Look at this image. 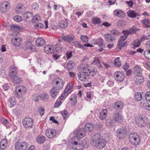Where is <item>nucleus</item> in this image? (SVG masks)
<instances>
[{
	"label": "nucleus",
	"instance_id": "obj_1",
	"mask_svg": "<svg viewBox=\"0 0 150 150\" xmlns=\"http://www.w3.org/2000/svg\"><path fill=\"white\" fill-rule=\"evenodd\" d=\"M80 68L81 71L78 73V75L79 79L81 81L86 80L89 76H95L97 72L96 68L86 64L80 65Z\"/></svg>",
	"mask_w": 150,
	"mask_h": 150
},
{
	"label": "nucleus",
	"instance_id": "obj_2",
	"mask_svg": "<svg viewBox=\"0 0 150 150\" xmlns=\"http://www.w3.org/2000/svg\"><path fill=\"white\" fill-rule=\"evenodd\" d=\"M91 142L92 145L97 148L100 149L103 148V139L99 133L96 134L92 137Z\"/></svg>",
	"mask_w": 150,
	"mask_h": 150
},
{
	"label": "nucleus",
	"instance_id": "obj_3",
	"mask_svg": "<svg viewBox=\"0 0 150 150\" xmlns=\"http://www.w3.org/2000/svg\"><path fill=\"white\" fill-rule=\"evenodd\" d=\"M129 140L132 145L135 146L139 145L141 143L139 135L135 133H131L129 134Z\"/></svg>",
	"mask_w": 150,
	"mask_h": 150
},
{
	"label": "nucleus",
	"instance_id": "obj_4",
	"mask_svg": "<svg viewBox=\"0 0 150 150\" xmlns=\"http://www.w3.org/2000/svg\"><path fill=\"white\" fill-rule=\"evenodd\" d=\"M137 125L139 127H143L146 125L148 122V119L145 115H139L135 119Z\"/></svg>",
	"mask_w": 150,
	"mask_h": 150
},
{
	"label": "nucleus",
	"instance_id": "obj_5",
	"mask_svg": "<svg viewBox=\"0 0 150 150\" xmlns=\"http://www.w3.org/2000/svg\"><path fill=\"white\" fill-rule=\"evenodd\" d=\"M116 135L119 139H123L126 137V130L123 127L118 128L116 131Z\"/></svg>",
	"mask_w": 150,
	"mask_h": 150
},
{
	"label": "nucleus",
	"instance_id": "obj_6",
	"mask_svg": "<svg viewBox=\"0 0 150 150\" xmlns=\"http://www.w3.org/2000/svg\"><path fill=\"white\" fill-rule=\"evenodd\" d=\"M22 123L25 128H30L32 129L33 128V120L31 117H26L23 120Z\"/></svg>",
	"mask_w": 150,
	"mask_h": 150
},
{
	"label": "nucleus",
	"instance_id": "obj_7",
	"mask_svg": "<svg viewBox=\"0 0 150 150\" xmlns=\"http://www.w3.org/2000/svg\"><path fill=\"white\" fill-rule=\"evenodd\" d=\"M15 149L17 150H25L28 148V144L25 142L20 143L17 142L15 144Z\"/></svg>",
	"mask_w": 150,
	"mask_h": 150
},
{
	"label": "nucleus",
	"instance_id": "obj_8",
	"mask_svg": "<svg viewBox=\"0 0 150 150\" xmlns=\"http://www.w3.org/2000/svg\"><path fill=\"white\" fill-rule=\"evenodd\" d=\"M26 89L25 87L23 86H19L16 89L14 93V94L17 98H19L22 93H24L26 92Z\"/></svg>",
	"mask_w": 150,
	"mask_h": 150
},
{
	"label": "nucleus",
	"instance_id": "obj_9",
	"mask_svg": "<svg viewBox=\"0 0 150 150\" xmlns=\"http://www.w3.org/2000/svg\"><path fill=\"white\" fill-rule=\"evenodd\" d=\"M113 118L114 121L118 123H121L124 120L123 116L119 112H115L113 114Z\"/></svg>",
	"mask_w": 150,
	"mask_h": 150
},
{
	"label": "nucleus",
	"instance_id": "obj_10",
	"mask_svg": "<svg viewBox=\"0 0 150 150\" xmlns=\"http://www.w3.org/2000/svg\"><path fill=\"white\" fill-rule=\"evenodd\" d=\"M55 86L54 87L60 90L63 88L64 85V82L63 80L60 78H57L54 80Z\"/></svg>",
	"mask_w": 150,
	"mask_h": 150
},
{
	"label": "nucleus",
	"instance_id": "obj_11",
	"mask_svg": "<svg viewBox=\"0 0 150 150\" xmlns=\"http://www.w3.org/2000/svg\"><path fill=\"white\" fill-rule=\"evenodd\" d=\"M74 132L76 135L75 137L77 139L82 138L84 137L86 132L83 128L76 129Z\"/></svg>",
	"mask_w": 150,
	"mask_h": 150
},
{
	"label": "nucleus",
	"instance_id": "obj_12",
	"mask_svg": "<svg viewBox=\"0 0 150 150\" xmlns=\"http://www.w3.org/2000/svg\"><path fill=\"white\" fill-rule=\"evenodd\" d=\"M57 132L56 130L52 128H50L46 131V136L49 138L52 139L56 137Z\"/></svg>",
	"mask_w": 150,
	"mask_h": 150
},
{
	"label": "nucleus",
	"instance_id": "obj_13",
	"mask_svg": "<svg viewBox=\"0 0 150 150\" xmlns=\"http://www.w3.org/2000/svg\"><path fill=\"white\" fill-rule=\"evenodd\" d=\"M61 39L63 41L70 43H74V37L73 35L69 34L67 35H62Z\"/></svg>",
	"mask_w": 150,
	"mask_h": 150
},
{
	"label": "nucleus",
	"instance_id": "obj_14",
	"mask_svg": "<svg viewBox=\"0 0 150 150\" xmlns=\"http://www.w3.org/2000/svg\"><path fill=\"white\" fill-rule=\"evenodd\" d=\"M114 76L115 80L121 82L124 79V73L122 72H115Z\"/></svg>",
	"mask_w": 150,
	"mask_h": 150
},
{
	"label": "nucleus",
	"instance_id": "obj_15",
	"mask_svg": "<svg viewBox=\"0 0 150 150\" xmlns=\"http://www.w3.org/2000/svg\"><path fill=\"white\" fill-rule=\"evenodd\" d=\"M17 68L14 66H11L10 67V71L8 73V76L11 79L17 75Z\"/></svg>",
	"mask_w": 150,
	"mask_h": 150
},
{
	"label": "nucleus",
	"instance_id": "obj_16",
	"mask_svg": "<svg viewBox=\"0 0 150 150\" xmlns=\"http://www.w3.org/2000/svg\"><path fill=\"white\" fill-rule=\"evenodd\" d=\"M123 103L121 101L117 100L115 102L113 107L115 110H120L123 108Z\"/></svg>",
	"mask_w": 150,
	"mask_h": 150
},
{
	"label": "nucleus",
	"instance_id": "obj_17",
	"mask_svg": "<svg viewBox=\"0 0 150 150\" xmlns=\"http://www.w3.org/2000/svg\"><path fill=\"white\" fill-rule=\"evenodd\" d=\"M10 26L11 29L13 31V35L16 36L19 33L20 28L18 26L13 24L12 25H11Z\"/></svg>",
	"mask_w": 150,
	"mask_h": 150
},
{
	"label": "nucleus",
	"instance_id": "obj_18",
	"mask_svg": "<svg viewBox=\"0 0 150 150\" xmlns=\"http://www.w3.org/2000/svg\"><path fill=\"white\" fill-rule=\"evenodd\" d=\"M141 75H137L135 76L134 78L135 83L138 85H140L143 83L144 81V78L141 76Z\"/></svg>",
	"mask_w": 150,
	"mask_h": 150
},
{
	"label": "nucleus",
	"instance_id": "obj_19",
	"mask_svg": "<svg viewBox=\"0 0 150 150\" xmlns=\"http://www.w3.org/2000/svg\"><path fill=\"white\" fill-rule=\"evenodd\" d=\"M83 129L85 132H90L93 130V126L92 123L89 122L86 123L85 125V128Z\"/></svg>",
	"mask_w": 150,
	"mask_h": 150
},
{
	"label": "nucleus",
	"instance_id": "obj_20",
	"mask_svg": "<svg viewBox=\"0 0 150 150\" xmlns=\"http://www.w3.org/2000/svg\"><path fill=\"white\" fill-rule=\"evenodd\" d=\"M44 50L46 53L50 54L54 50V47L51 45H47L44 47Z\"/></svg>",
	"mask_w": 150,
	"mask_h": 150
},
{
	"label": "nucleus",
	"instance_id": "obj_21",
	"mask_svg": "<svg viewBox=\"0 0 150 150\" xmlns=\"http://www.w3.org/2000/svg\"><path fill=\"white\" fill-rule=\"evenodd\" d=\"M25 47L26 50H29L31 52L34 51L35 49V46L30 42H27L25 43Z\"/></svg>",
	"mask_w": 150,
	"mask_h": 150
},
{
	"label": "nucleus",
	"instance_id": "obj_22",
	"mask_svg": "<svg viewBox=\"0 0 150 150\" xmlns=\"http://www.w3.org/2000/svg\"><path fill=\"white\" fill-rule=\"evenodd\" d=\"M59 90L53 87L50 91L51 96L54 98H56L57 94L59 93Z\"/></svg>",
	"mask_w": 150,
	"mask_h": 150
},
{
	"label": "nucleus",
	"instance_id": "obj_23",
	"mask_svg": "<svg viewBox=\"0 0 150 150\" xmlns=\"http://www.w3.org/2000/svg\"><path fill=\"white\" fill-rule=\"evenodd\" d=\"M67 21L68 20L67 19L64 18L63 20L59 21V26L62 28H66L68 25Z\"/></svg>",
	"mask_w": 150,
	"mask_h": 150
},
{
	"label": "nucleus",
	"instance_id": "obj_24",
	"mask_svg": "<svg viewBox=\"0 0 150 150\" xmlns=\"http://www.w3.org/2000/svg\"><path fill=\"white\" fill-rule=\"evenodd\" d=\"M114 13L116 16L120 18H123L125 16V13L120 10H115L114 11Z\"/></svg>",
	"mask_w": 150,
	"mask_h": 150
},
{
	"label": "nucleus",
	"instance_id": "obj_25",
	"mask_svg": "<svg viewBox=\"0 0 150 150\" xmlns=\"http://www.w3.org/2000/svg\"><path fill=\"white\" fill-rule=\"evenodd\" d=\"M11 79L14 84H20L22 82L21 78L17 75L11 78Z\"/></svg>",
	"mask_w": 150,
	"mask_h": 150
},
{
	"label": "nucleus",
	"instance_id": "obj_26",
	"mask_svg": "<svg viewBox=\"0 0 150 150\" xmlns=\"http://www.w3.org/2000/svg\"><path fill=\"white\" fill-rule=\"evenodd\" d=\"M21 41V38L18 37L14 39L12 38L11 42L15 46H18L20 45Z\"/></svg>",
	"mask_w": 150,
	"mask_h": 150
},
{
	"label": "nucleus",
	"instance_id": "obj_27",
	"mask_svg": "<svg viewBox=\"0 0 150 150\" xmlns=\"http://www.w3.org/2000/svg\"><path fill=\"white\" fill-rule=\"evenodd\" d=\"M8 103L10 108L13 107L16 104V99L14 97H12L8 100Z\"/></svg>",
	"mask_w": 150,
	"mask_h": 150
},
{
	"label": "nucleus",
	"instance_id": "obj_28",
	"mask_svg": "<svg viewBox=\"0 0 150 150\" xmlns=\"http://www.w3.org/2000/svg\"><path fill=\"white\" fill-rule=\"evenodd\" d=\"M33 14L32 13L29 12H25L23 14V18L25 20L29 21L30 19H32Z\"/></svg>",
	"mask_w": 150,
	"mask_h": 150
},
{
	"label": "nucleus",
	"instance_id": "obj_29",
	"mask_svg": "<svg viewBox=\"0 0 150 150\" xmlns=\"http://www.w3.org/2000/svg\"><path fill=\"white\" fill-rule=\"evenodd\" d=\"M45 43L44 40L42 38H38L35 41L36 45L38 46H42L45 44Z\"/></svg>",
	"mask_w": 150,
	"mask_h": 150
},
{
	"label": "nucleus",
	"instance_id": "obj_30",
	"mask_svg": "<svg viewBox=\"0 0 150 150\" xmlns=\"http://www.w3.org/2000/svg\"><path fill=\"white\" fill-rule=\"evenodd\" d=\"M105 40L110 43V41H112L115 40V38L114 36L112 35L111 34L109 33L106 34L105 35Z\"/></svg>",
	"mask_w": 150,
	"mask_h": 150
},
{
	"label": "nucleus",
	"instance_id": "obj_31",
	"mask_svg": "<svg viewBox=\"0 0 150 150\" xmlns=\"http://www.w3.org/2000/svg\"><path fill=\"white\" fill-rule=\"evenodd\" d=\"M36 142L39 144L44 143L45 140V137L43 135H39L36 138Z\"/></svg>",
	"mask_w": 150,
	"mask_h": 150
},
{
	"label": "nucleus",
	"instance_id": "obj_32",
	"mask_svg": "<svg viewBox=\"0 0 150 150\" xmlns=\"http://www.w3.org/2000/svg\"><path fill=\"white\" fill-rule=\"evenodd\" d=\"M92 42L94 44H98L99 46H102L103 45V40L101 38H99L98 39H94L92 40Z\"/></svg>",
	"mask_w": 150,
	"mask_h": 150
},
{
	"label": "nucleus",
	"instance_id": "obj_33",
	"mask_svg": "<svg viewBox=\"0 0 150 150\" xmlns=\"http://www.w3.org/2000/svg\"><path fill=\"white\" fill-rule=\"evenodd\" d=\"M142 70L141 68L138 66H136L134 68V73L135 74H137L139 75H142Z\"/></svg>",
	"mask_w": 150,
	"mask_h": 150
},
{
	"label": "nucleus",
	"instance_id": "obj_34",
	"mask_svg": "<svg viewBox=\"0 0 150 150\" xmlns=\"http://www.w3.org/2000/svg\"><path fill=\"white\" fill-rule=\"evenodd\" d=\"M75 65V63L74 62L70 61L68 62L67 65V69L69 71L71 70L74 68Z\"/></svg>",
	"mask_w": 150,
	"mask_h": 150
},
{
	"label": "nucleus",
	"instance_id": "obj_35",
	"mask_svg": "<svg viewBox=\"0 0 150 150\" xmlns=\"http://www.w3.org/2000/svg\"><path fill=\"white\" fill-rule=\"evenodd\" d=\"M127 14L129 17L132 18H135L136 16L139 15L138 13H135L134 11L131 10L127 12Z\"/></svg>",
	"mask_w": 150,
	"mask_h": 150
},
{
	"label": "nucleus",
	"instance_id": "obj_36",
	"mask_svg": "<svg viewBox=\"0 0 150 150\" xmlns=\"http://www.w3.org/2000/svg\"><path fill=\"white\" fill-rule=\"evenodd\" d=\"M70 100L71 101V104L73 105H75L77 103V96L75 94H72Z\"/></svg>",
	"mask_w": 150,
	"mask_h": 150
},
{
	"label": "nucleus",
	"instance_id": "obj_37",
	"mask_svg": "<svg viewBox=\"0 0 150 150\" xmlns=\"http://www.w3.org/2000/svg\"><path fill=\"white\" fill-rule=\"evenodd\" d=\"M134 98L135 100L137 101H140L142 98L141 93L139 92L136 93L134 95Z\"/></svg>",
	"mask_w": 150,
	"mask_h": 150
},
{
	"label": "nucleus",
	"instance_id": "obj_38",
	"mask_svg": "<svg viewBox=\"0 0 150 150\" xmlns=\"http://www.w3.org/2000/svg\"><path fill=\"white\" fill-rule=\"evenodd\" d=\"M123 32L125 33L127 35H128L129 34H132L133 33H135L138 30L137 29H134V28H132L129 29V30H123Z\"/></svg>",
	"mask_w": 150,
	"mask_h": 150
},
{
	"label": "nucleus",
	"instance_id": "obj_39",
	"mask_svg": "<svg viewBox=\"0 0 150 150\" xmlns=\"http://www.w3.org/2000/svg\"><path fill=\"white\" fill-rule=\"evenodd\" d=\"M72 88L73 86L69 84L67 86L64 91V93H66V95H68L71 92Z\"/></svg>",
	"mask_w": 150,
	"mask_h": 150
},
{
	"label": "nucleus",
	"instance_id": "obj_40",
	"mask_svg": "<svg viewBox=\"0 0 150 150\" xmlns=\"http://www.w3.org/2000/svg\"><path fill=\"white\" fill-rule=\"evenodd\" d=\"M92 63L94 64H98V67L99 69L102 68V66L100 64L99 58L96 57H95Z\"/></svg>",
	"mask_w": 150,
	"mask_h": 150
},
{
	"label": "nucleus",
	"instance_id": "obj_41",
	"mask_svg": "<svg viewBox=\"0 0 150 150\" xmlns=\"http://www.w3.org/2000/svg\"><path fill=\"white\" fill-rule=\"evenodd\" d=\"M120 58L118 57L115 58L114 62V64L115 66L119 67L121 65V61L120 60Z\"/></svg>",
	"mask_w": 150,
	"mask_h": 150
},
{
	"label": "nucleus",
	"instance_id": "obj_42",
	"mask_svg": "<svg viewBox=\"0 0 150 150\" xmlns=\"http://www.w3.org/2000/svg\"><path fill=\"white\" fill-rule=\"evenodd\" d=\"M143 24V26L146 28H148L150 27V25L148 24L149 23V20L147 19H144L142 21Z\"/></svg>",
	"mask_w": 150,
	"mask_h": 150
},
{
	"label": "nucleus",
	"instance_id": "obj_43",
	"mask_svg": "<svg viewBox=\"0 0 150 150\" xmlns=\"http://www.w3.org/2000/svg\"><path fill=\"white\" fill-rule=\"evenodd\" d=\"M41 17L40 16L37 14L32 18V22L33 23H36L39 21Z\"/></svg>",
	"mask_w": 150,
	"mask_h": 150
},
{
	"label": "nucleus",
	"instance_id": "obj_44",
	"mask_svg": "<svg viewBox=\"0 0 150 150\" xmlns=\"http://www.w3.org/2000/svg\"><path fill=\"white\" fill-rule=\"evenodd\" d=\"M55 48L57 52H60L62 51V47L61 44L57 43L55 45Z\"/></svg>",
	"mask_w": 150,
	"mask_h": 150
},
{
	"label": "nucleus",
	"instance_id": "obj_45",
	"mask_svg": "<svg viewBox=\"0 0 150 150\" xmlns=\"http://www.w3.org/2000/svg\"><path fill=\"white\" fill-rule=\"evenodd\" d=\"M101 23V21L100 18H93L92 23L94 24H99Z\"/></svg>",
	"mask_w": 150,
	"mask_h": 150
},
{
	"label": "nucleus",
	"instance_id": "obj_46",
	"mask_svg": "<svg viewBox=\"0 0 150 150\" xmlns=\"http://www.w3.org/2000/svg\"><path fill=\"white\" fill-rule=\"evenodd\" d=\"M110 33L114 37L115 36H118L121 34L120 33V32L118 30L115 29H113L111 31Z\"/></svg>",
	"mask_w": 150,
	"mask_h": 150
},
{
	"label": "nucleus",
	"instance_id": "obj_47",
	"mask_svg": "<svg viewBox=\"0 0 150 150\" xmlns=\"http://www.w3.org/2000/svg\"><path fill=\"white\" fill-rule=\"evenodd\" d=\"M141 42L140 40L137 39L134 41L133 45L134 47H138L140 46Z\"/></svg>",
	"mask_w": 150,
	"mask_h": 150
},
{
	"label": "nucleus",
	"instance_id": "obj_48",
	"mask_svg": "<svg viewBox=\"0 0 150 150\" xmlns=\"http://www.w3.org/2000/svg\"><path fill=\"white\" fill-rule=\"evenodd\" d=\"M144 55L146 59L150 60V50L145 51L144 53Z\"/></svg>",
	"mask_w": 150,
	"mask_h": 150
},
{
	"label": "nucleus",
	"instance_id": "obj_49",
	"mask_svg": "<svg viewBox=\"0 0 150 150\" xmlns=\"http://www.w3.org/2000/svg\"><path fill=\"white\" fill-rule=\"evenodd\" d=\"M34 27L37 29H40L43 28L44 25L41 23H38L34 25Z\"/></svg>",
	"mask_w": 150,
	"mask_h": 150
},
{
	"label": "nucleus",
	"instance_id": "obj_50",
	"mask_svg": "<svg viewBox=\"0 0 150 150\" xmlns=\"http://www.w3.org/2000/svg\"><path fill=\"white\" fill-rule=\"evenodd\" d=\"M80 39L84 42H88V38L86 35H81L80 37Z\"/></svg>",
	"mask_w": 150,
	"mask_h": 150
},
{
	"label": "nucleus",
	"instance_id": "obj_51",
	"mask_svg": "<svg viewBox=\"0 0 150 150\" xmlns=\"http://www.w3.org/2000/svg\"><path fill=\"white\" fill-rule=\"evenodd\" d=\"M13 20L16 22H19L22 20V17L19 16H15L13 17Z\"/></svg>",
	"mask_w": 150,
	"mask_h": 150
},
{
	"label": "nucleus",
	"instance_id": "obj_52",
	"mask_svg": "<svg viewBox=\"0 0 150 150\" xmlns=\"http://www.w3.org/2000/svg\"><path fill=\"white\" fill-rule=\"evenodd\" d=\"M22 10L23 9L22 8V7L20 6H17L16 7L15 9V11L16 12L20 14L22 13Z\"/></svg>",
	"mask_w": 150,
	"mask_h": 150
},
{
	"label": "nucleus",
	"instance_id": "obj_53",
	"mask_svg": "<svg viewBox=\"0 0 150 150\" xmlns=\"http://www.w3.org/2000/svg\"><path fill=\"white\" fill-rule=\"evenodd\" d=\"M122 33L124 34L120 38L121 39V40H122V41L124 42V41L127 38L128 35H127V34L125 33L124 32L123 30L122 31Z\"/></svg>",
	"mask_w": 150,
	"mask_h": 150
},
{
	"label": "nucleus",
	"instance_id": "obj_54",
	"mask_svg": "<svg viewBox=\"0 0 150 150\" xmlns=\"http://www.w3.org/2000/svg\"><path fill=\"white\" fill-rule=\"evenodd\" d=\"M72 54V52L71 51L68 50L66 52V55L67 59H69L73 56Z\"/></svg>",
	"mask_w": 150,
	"mask_h": 150
},
{
	"label": "nucleus",
	"instance_id": "obj_55",
	"mask_svg": "<svg viewBox=\"0 0 150 150\" xmlns=\"http://www.w3.org/2000/svg\"><path fill=\"white\" fill-rule=\"evenodd\" d=\"M47 96V94L46 93H45L40 95V97L41 99L44 100L46 98Z\"/></svg>",
	"mask_w": 150,
	"mask_h": 150
},
{
	"label": "nucleus",
	"instance_id": "obj_56",
	"mask_svg": "<svg viewBox=\"0 0 150 150\" xmlns=\"http://www.w3.org/2000/svg\"><path fill=\"white\" fill-rule=\"evenodd\" d=\"M145 98L147 101L150 102V91H148L146 93Z\"/></svg>",
	"mask_w": 150,
	"mask_h": 150
},
{
	"label": "nucleus",
	"instance_id": "obj_57",
	"mask_svg": "<svg viewBox=\"0 0 150 150\" xmlns=\"http://www.w3.org/2000/svg\"><path fill=\"white\" fill-rule=\"evenodd\" d=\"M149 38H150V35H149L147 36L144 35L140 38V40L142 41L144 40H149Z\"/></svg>",
	"mask_w": 150,
	"mask_h": 150
},
{
	"label": "nucleus",
	"instance_id": "obj_58",
	"mask_svg": "<svg viewBox=\"0 0 150 150\" xmlns=\"http://www.w3.org/2000/svg\"><path fill=\"white\" fill-rule=\"evenodd\" d=\"M143 106L145 109L150 111V105L148 103H145L144 104Z\"/></svg>",
	"mask_w": 150,
	"mask_h": 150
},
{
	"label": "nucleus",
	"instance_id": "obj_59",
	"mask_svg": "<svg viewBox=\"0 0 150 150\" xmlns=\"http://www.w3.org/2000/svg\"><path fill=\"white\" fill-rule=\"evenodd\" d=\"M62 115L64 119H65L66 118V117L68 114V112L67 111V110H65L64 111H62L61 112Z\"/></svg>",
	"mask_w": 150,
	"mask_h": 150
},
{
	"label": "nucleus",
	"instance_id": "obj_60",
	"mask_svg": "<svg viewBox=\"0 0 150 150\" xmlns=\"http://www.w3.org/2000/svg\"><path fill=\"white\" fill-rule=\"evenodd\" d=\"M32 8L34 10L38 9L39 8V5L36 3H33L32 4Z\"/></svg>",
	"mask_w": 150,
	"mask_h": 150
},
{
	"label": "nucleus",
	"instance_id": "obj_61",
	"mask_svg": "<svg viewBox=\"0 0 150 150\" xmlns=\"http://www.w3.org/2000/svg\"><path fill=\"white\" fill-rule=\"evenodd\" d=\"M2 5L4 6L6 9H9L10 8V4L7 2H4Z\"/></svg>",
	"mask_w": 150,
	"mask_h": 150
},
{
	"label": "nucleus",
	"instance_id": "obj_62",
	"mask_svg": "<svg viewBox=\"0 0 150 150\" xmlns=\"http://www.w3.org/2000/svg\"><path fill=\"white\" fill-rule=\"evenodd\" d=\"M38 110L41 116L43 115L44 113V109L42 107L38 108Z\"/></svg>",
	"mask_w": 150,
	"mask_h": 150
},
{
	"label": "nucleus",
	"instance_id": "obj_63",
	"mask_svg": "<svg viewBox=\"0 0 150 150\" xmlns=\"http://www.w3.org/2000/svg\"><path fill=\"white\" fill-rule=\"evenodd\" d=\"M3 89L5 91H7L8 90L9 88L8 83H6L3 86Z\"/></svg>",
	"mask_w": 150,
	"mask_h": 150
},
{
	"label": "nucleus",
	"instance_id": "obj_64",
	"mask_svg": "<svg viewBox=\"0 0 150 150\" xmlns=\"http://www.w3.org/2000/svg\"><path fill=\"white\" fill-rule=\"evenodd\" d=\"M122 67L125 71H126L129 68V65L127 62H126L123 65Z\"/></svg>",
	"mask_w": 150,
	"mask_h": 150
}]
</instances>
